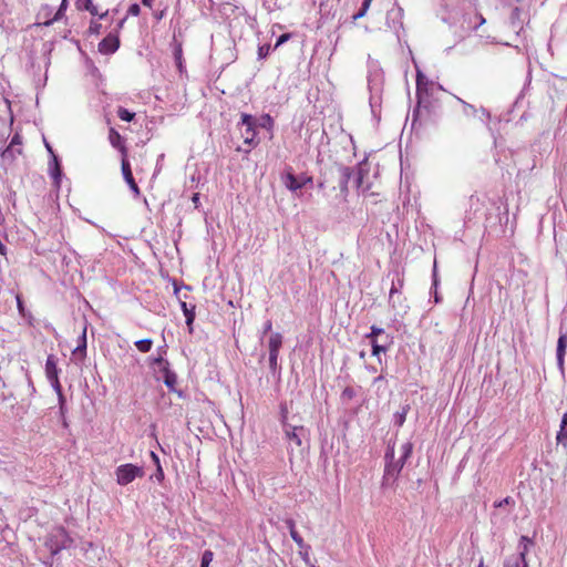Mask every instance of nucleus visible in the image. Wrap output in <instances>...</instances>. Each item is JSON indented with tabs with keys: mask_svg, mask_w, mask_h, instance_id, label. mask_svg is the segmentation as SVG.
<instances>
[{
	"mask_svg": "<svg viewBox=\"0 0 567 567\" xmlns=\"http://www.w3.org/2000/svg\"><path fill=\"white\" fill-rule=\"evenodd\" d=\"M22 138L19 133H16L12 136L9 145L6 148L0 150L1 167H3L4 169L11 168L16 163L18 156L22 155Z\"/></svg>",
	"mask_w": 567,
	"mask_h": 567,
	"instance_id": "obj_1",
	"label": "nucleus"
},
{
	"mask_svg": "<svg viewBox=\"0 0 567 567\" xmlns=\"http://www.w3.org/2000/svg\"><path fill=\"white\" fill-rule=\"evenodd\" d=\"M72 543V538L68 535L65 529L62 527H56L49 535L47 546L50 548L52 554H58L60 550L69 548Z\"/></svg>",
	"mask_w": 567,
	"mask_h": 567,
	"instance_id": "obj_2",
	"label": "nucleus"
},
{
	"mask_svg": "<svg viewBox=\"0 0 567 567\" xmlns=\"http://www.w3.org/2000/svg\"><path fill=\"white\" fill-rule=\"evenodd\" d=\"M116 482L118 485L125 486L132 483L137 477L144 476V470L142 466H137L131 463L120 465L115 471Z\"/></svg>",
	"mask_w": 567,
	"mask_h": 567,
	"instance_id": "obj_3",
	"label": "nucleus"
},
{
	"mask_svg": "<svg viewBox=\"0 0 567 567\" xmlns=\"http://www.w3.org/2000/svg\"><path fill=\"white\" fill-rule=\"evenodd\" d=\"M404 466V463L401 461H388L385 463L384 467V474L382 478V487H393L402 468Z\"/></svg>",
	"mask_w": 567,
	"mask_h": 567,
	"instance_id": "obj_4",
	"label": "nucleus"
},
{
	"mask_svg": "<svg viewBox=\"0 0 567 567\" xmlns=\"http://www.w3.org/2000/svg\"><path fill=\"white\" fill-rule=\"evenodd\" d=\"M244 143L252 145L256 137V120L249 114H241Z\"/></svg>",
	"mask_w": 567,
	"mask_h": 567,
	"instance_id": "obj_5",
	"label": "nucleus"
},
{
	"mask_svg": "<svg viewBox=\"0 0 567 567\" xmlns=\"http://www.w3.org/2000/svg\"><path fill=\"white\" fill-rule=\"evenodd\" d=\"M281 182L282 184L291 192H297L301 187H303L307 183H311V177H300L297 178L292 172L291 168H289L287 172L281 174Z\"/></svg>",
	"mask_w": 567,
	"mask_h": 567,
	"instance_id": "obj_6",
	"label": "nucleus"
},
{
	"mask_svg": "<svg viewBox=\"0 0 567 567\" xmlns=\"http://www.w3.org/2000/svg\"><path fill=\"white\" fill-rule=\"evenodd\" d=\"M284 432L286 435V439L293 443L296 446H301V434L305 432V429L302 426H295L289 423H285Z\"/></svg>",
	"mask_w": 567,
	"mask_h": 567,
	"instance_id": "obj_7",
	"label": "nucleus"
},
{
	"mask_svg": "<svg viewBox=\"0 0 567 567\" xmlns=\"http://www.w3.org/2000/svg\"><path fill=\"white\" fill-rule=\"evenodd\" d=\"M120 47V40L116 35L109 34L99 43V51L103 54H112Z\"/></svg>",
	"mask_w": 567,
	"mask_h": 567,
	"instance_id": "obj_8",
	"label": "nucleus"
},
{
	"mask_svg": "<svg viewBox=\"0 0 567 567\" xmlns=\"http://www.w3.org/2000/svg\"><path fill=\"white\" fill-rule=\"evenodd\" d=\"M122 174H123L125 182L130 186L131 190L135 195H140V188L134 181V177H133V174L131 171V165L126 157H122Z\"/></svg>",
	"mask_w": 567,
	"mask_h": 567,
	"instance_id": "obj_9",
	"label": "nucleus"
},
{
	"mask_svg": "<svg viewBox=\"0 0 567 567\" xmlns=\"http://www.w3.org/2000/svg\"><path fill=\"white\" fill-rule=\"evenodd\" d=\"M527 545L524 546L523 550L517 556H512L506 559L504 567H528L526 561Z\"/></svg>",
	"mask_w": 567,
	"mask_h": 567,
	"instance_id": "obj_10",
	"label": "nucleus"
},
{
	"mask_svg": "<svg viewBox=\"0 0 567 567\" xmlns=\"http://www.w3.org/2000/svg\"><path fill=\"white\" fill-rule=\"evenodd\" d=\"M567 348V333H561L557 341V363L560 369L564 365V357Z\"/></svg>",
	"mask_w": 567,
	"mask_h": 567,
	"instance_id": "obj_11",
	"label": "nucleus"
},
{
	"mask_svg": "<svg viewBox=\"0 0 567 567\" xmlns=\"http://www.w3.org/2000/svg\"><path fill=\"white\" fill-rule=\"evenodd\" d=\"M109 140H110L111 145L115 148H118L121 151L123 157H126V148L123 145L122 136L120 135V133L116 130H114V128L110 130Z\"/></svg>",
	"mask_w": 567,
	"mask_h": 567,
	"instance_id": "obj_12",
	"label": "nucleus"
},
{
	"mask_svg": "<svg viewBox=\"0 0 567 567\" xmlns=\"http://www.w3.org/2000/svg\"><path fill=\"white\" fill-rule=\"evenodd\" d=\"M45 375L48 380L59 377V369L56 367V359L53 354L47 358L45 362Z\"/></svg>",
	"mask_w": 567,
	"mask_h": 567,
	"instance_id": "obj_13",
	"label": "nucleus"
},
{
	"mask_svg": "<svg viewBox=\"0 0 567 567\" xmlns=\"http://www.w3.org/2000/svg\"><path fill=\"white\" fill-rule=\"evenodd\" d=\"M557 444H561L567 446V412L563 414L561 422L559 425V431L556 435Z\"/></svg>",
	"mask_w": 567,
	"mask_h": 567,
	"instance_id": "obj_14",
	"label": "nucleus"
},
{
	"mask_svg": "<svg viewBox=\"0 0 567 567\" xmlns=\"http://www.w3.org/2000/svg\"><path fill=\"white\" fill-rule=\"evenodd\" d=\"M181 308L184 312V316L186 318V324L189 328V331H193V322L195 320V306L188 307V305L185 301L181 302Z\"/></svg>",
	"mask_w": 567,
	"mask_h": 567,
	"instance_id": "obj_15",
	"label": "nucleus"
},
{
	"mask_svg": "<svg viewBox=\"0 0 567 567\" xmlns=\"http://www.w3.org/2000/svg\"><path fill=\"white\" fill-rule=\"evenodd\" d=\"M282 344V336L279 332H274L268 341L269 353H279Z\"/></svg>",
	"mask_w": 567,
	"mask_h": 567,
	"instance_id": "obj_16",
	"label": "nucleus"
},
{
	"mask_svg": "<svg viewBox=\"0 0 567 567\" xmlns=\"http://www.w3.org/2000/svg\"><path fill=\"white\" fill-rule=\"evenodd\" d=\"M49 171L51 177L54 179L55 184H59L61 177V168L59 164V159L56 155H53V159H51L49 164Z\"/></svg>",
	"mask_w": 567,
	"mask_h": 567,
	"instance_id": "obj_17",
	"label": "nucleus"
},
{
	"mask_svg": "<svg viewBox=\"0 0 567 567\" xmlns=\"http://www.w3.org/2000/svg\"><path fill=\"white\" fill-rule=\"evenodd\" d=\"M410 410V405L405 404L401 408L400 411L395 412L393 414V423L396 425V426H402L406 420V415H408V412Z\"/></svg>",
	"mask_w": 567,
	"mask_h": 567,
	"instance_id": "obj_18",
	"label": "nucleus"
},
{
	"mask_svg": "<svg viewBox=\"0 0 567 567\" xmlns=\"http://www.w3.org/2000/svg\"><path fill=\"white\" fill-rule=\"evenodd\" d=\"M163 372L164 383L168 389H173L177 382L176 374L169 370V368L165 367Z\"/></svg>",
	"mask_w": 567,
	"mask_h": 567,
	"instance_id": "obj_19",
	"label": "nucleus"
},
{
	"mask_svg": "<svg viewBox=\"0 0 567 567\" xmlns=\"http://www.w3.org/2000/svg\"><path fill=\"white\" fill-rule=\"evenodd\" d=\"M413 450V444L411 442H405L400 447V458L399 461L405 463V461L410 457Z\"/></svg>",
	"mask_w": 567,
	"mask_h": 567,
	"instance_id": "obj_20",
	"label": "nucleus"
},
{
	"mask_svg": "<svg viewBox=\"0 0 567 567\" xmlns=\"http://www.w3.org/2000/svg\"><path fill=\"white\" fill-rule=\"evenodd\" d=\"M457 100L463 105V113H464V115H466V116H476V115H478V110L474 105L463 101L460 97H457Z\"/></svg>",
	"mask_w": 567,
	"mask_h": 567,
	"instance_id": "obj_21",
	"label": "nucleus"
},
{
	"mask_svg": "<svg viewBox=\"0 0 567 567\" xmlns=\"http://www.w3.org/2000/svg\"><path fill=\"white\" fill-rule=\"evenodd\" d=\"M373 385L377 386V392L379 394L380 392L381 393L385 392V390L388 388V382L384 379V377L382 374H380L379 377L374 378Z\"/></svg>",
	"mask_w": 567,
	"mask_h": 567,
	"instance_id": "obj_22",
	"label": "nucleus"
},
{
	"mask_svg": "<svg viewBox=\"0 0 567 567\" xmlns=\"http://www.w3.org/2000/svg\"><path fill=\"white\" fill-rule=\"evenodd\" d=\"M136 348L141 352H148L152 349L153 341L151 339H142L135 342Z\"/></svg>",
	"mask_w": 567,
	"mask_h": 567,
	"instance_id": "obj_23",
	"label": "nucleus"
},
{
	"mask_svg": "<svg viewBox=\"0 0 567 567\" xmlns=\"http://www.w3.org/2000/svg\"><path fill=\"white\" fill-rule=\"evenodd\" d=\"M117 116L122 120V121H126V122H131L134 116H135V113H132L130 112L128 110L120 106L117 109Z\"/></svg>",
	"mask_w": 567,
	"mask_h": 567,
	"instance_id": "obj_24",
	"label": "nucleus"
},
{
	"mask_svg": "<svg viewBox=\"0 0 567 567\" xmlns=\"http://www.w3.org/2000/svg\"><path fill=\"white\" fill-rule=\"evenodd\" d=\"M371 2H372V0H363V2H362V7H361V9L359 10V12H357V13L353 16V20H358V19L363 18V17L367 14V12H368V10H369V8H370V6H371Z\"/></svg>",
	"mask_w": 567,
	"mask_h": 567,
	"instance_id": "obj_25",
	"label": "nucleus"
},
{
	"mask_svg": "<svg viewBox=\"0 0 567 567\" xmlns=\"http://www.w3.org/2000/svg\"><path fill=\"white\" fill-rule=\"evenodd\" d=\"M214 554L212 550H205L202 556L200 567H209L212 563Z\"/></svg>",
	"mask_w": 567,
	"mask_h": 567,
	"instance_id": "obj_26",
	"label": "nucleus"
},
{
	"mask_svg": "<svg viewBox=\"0 0 567 567\" xmlns=\"http://www.w3.org/2000/svg\"><path fill=\"white\" fill-rule=\"evenodd\" d=\"M372 354L379 357L381 352H385L388 350L386 346L379 344L377 340H372Z\"/></svg>",
	"mask_w": 567,
	"mask_h": 567,
	"instance_id": "obj_27",
	"label": "nucleus"
},
{
	"mask_svg": "<svg viewBox=\"0 0 567 567\" xmlns=\"http://www.w3.org/2000/svg\"><path fill=\"white\" fill-rule=\"evenodd\" d=\"M278 357H279V353H269V368L270 370L275 373L278 368H279V363H278Z\"/></svg>",
	"mask_w": 567,
	"mask_h": 567,
	"instance_id": "obj_28",
	"label": "nucleus"
},
{
	"mask_svg": "<svg viewBox=\"0 0 567 567\" xmlns=\"http://www.w3.org/2000/svg\"><path fill=\"white\" fill-rule=\"evenodd\" d=\"M383 332H384V330L382 328H379L377 326H372L370 333H368L365 336V338L370 339V341L372 342V340H377V337L382 334Z\"/></svg>",
	"mask_w": 567,
	"mask_h": 567,
	"instance_id": "obj_29",
	"label": "nucleus"
},
{
	"mask_svg": "<svg viewBox=\"0 0 567 567\" xmlns=\"http://www.w3.org/2000/svg\"><path fill=\"white\" fill-rule=\"evenodd\" d=\"M290 536L300 549L306 548V543L303 542L302 537L299 535L297 530H292Z\"/></svg>",
	"mask_w": 567,
	"mask_h": 567,
	"instance_id": "obj_30",
	"label": "nucleus"
},
{
	"mask_svg": "<svg viewBox=\"0 0 567 567\" xmlns=\"http://www.w3.org/2000/svg\"><path fill=\"white\" fill-rule=\"evenodd\" d=\"M86 349V327L83 328L82 336H81V343L76 347L74 350L78 351H85Z\"/></svg>",
	"mask_w": 567,
	"mask_h": 567,
	"instance_id": "obj_31",
	"label": "nucleus"
},
{
	"mask_svg": "<svg viewBox=\"0 0 567 567\" xmlns=\"http://www.w3.org/2000/svg\"><path fill=\"white\" fill-rule=\"evenodd\" d=\"M403 286V279L398 278V282H392V287L390 289V299L393 298L394 293L399 292V289Z\"/></svg>",
	"mask_w": 567,
	"mask_h": 567,
	"instance_id": "obj_32",
	"label": "nucleus"
},
{
	"mask_svg": "<svg viewBox=\"0 0 567 567\" xmlns=\"http://www.w3.org/2000/svg\"><path fill=\"white\" fill-rule=\"evenodd\" d=\"M153 363L161 367V370L164 371L165 367L169 368V363L163 357H157L153 360Z\"/></svg>",
	"mask_w": 567,
	"mask_h": 567,
	"instance_id": "obj_33",
	"label": "nucleus"
},
{
	"mask_svg": "<svg viewBox=\"0 0 567 567\" xmlns=\"http://www.w3.org/2000/svg\"><path fill=\"white\" fill-rule=\"evenodd\" d=\"M49 381H50L51 386L54 389V391L56 393L62 392V388H61V384H60V381H59V377L50 379Z\"/></svg>",
	"mask_w": 567,
	"mask_h": 567,
	"instance_id": "obj_34",
	"label": "nucleus"
},
{
	"mask_svg": "<svg viewBox=\"0 0 567 567\" xmlns=\"http://www.w3.org/2000/svg\"><path fill=\"white\" fill-rule=\"evenodd\" d=\"M388 461H395L394 460V446L391 444L388 445V450L385 452V463Z\"/></svg>",
	"mask_w": 567,
	"mask_h": 567,
	"instance_id": "obj_35",
	"label": "nucleus"
},
{
	"mask_svg": "<svg viewBox=\"0 0 567 567\" xmlns=\"http://www.w3.org/2000/svg\"><path fill=\"white\" fill-rule=\"evenodd\" d=\"M280 414H281L282 426H285V423H287V419H288V409H287L286 404L280 405Z\"/></svg>",
	"mask_w": 567,
	"mask_h": 567,
	"instance_id": "obj_36",
	"label": "nucleus"
},
{
	"mask_svg": "<svg viewBox=\"0 0 567 567\" xmlns=\"http://www.w3.org/2000/svg\"><path fill=\"white\" fill-rule=\"evenodd\" d=\"M309 550H310V546L306 544V548L303 549H300V555L303 559V561L309 565Z\"/></svg>",
	"mask_w": 567,
	"mask_h": 567,
	"instance_id": "obj_37",
	"label": "nucleus"
},
{
	"mask_svg": "<svg viewBox=\"0 0 567 567\" xmlns=\"http://www.w3.org/2000/svg\"><path fill=\"white\" fill-rule=\"evenodd\" d=\"M270 48L268 45H261L258 48L259 59H264L268 55Z\"/></svg>",
	"mask_w": 567,
	"mask_h": 567,
	"instance_id": "obj_38",
	"label": "nucleus"
},
{
	"mask_svg": "<svg viewBox=\"0 0 567 567\" xmlns=\"http://www.w3.org/2000/svg\"><path fill=\"white\" fill-rule=\"evenodd\" d=\"M140 11H141L140 6L137 3H133L130 6L127 12H128V14L136 17L140 14Z\"/></svg>",
	"mask_w": 567,
	"mask_h": 567,
	"instance_id": "obj_39",
	"label": "nucleus"
},
{
	"mask_svg": "<svg viewBox=\"0 0 567 567\" xmlns=\"http://www.w3.org/2000/svg\"><path fill=\"white\" fill-rule=\"evenodd\" d=\"M340 172H341V176H342V179L344 183L348 182V179L350 178L351 176V171L349 167H341L340 168Z\"/></svg>",
	"mask_w": 567,
	"mask_h": 567,
	"instance_id": "obj_40",
	"label": "nucleus"
},
{
	"mask_svg": "<svg viewBox=\"0 0 567 567\" xmlns=\"http://www.w3.org/2000/svg\"><path fill=\"white\" fill-rule=\"evenodd\" d=\"M532 544V540L527 536H522L519 540V551L523 550L524 546L527 545V547Z\"/></svg>",
	"mask_w": 567,
	"mask_h": 567,
	"instance_id": "obj_41",
	"label": "nucleus"
},
{
	"mask_svg": "<svg viewBox=\"0 0 567 567\" xmlns=\"http://www.w3.org/2000/svg\"><path fill=\"white\" fill-rule=\"evenodd\" d=\"M285 524H286L287 528L289 529V534H291L292 530H297L296 529V523H295L293 519L288 518V519L285 520Z\"/></svg>",
	"mask_w": 567,
	"mask_h": 567,
	"instance_id": "obj_42",
	"label": "nucleus"
},
{
	"mask_svg": "<svg viewBox=\"0 0 567 567\" xmlns=\"http://www.w3.org/2000/svg\"><path fill=\"white\" fill-rule=\"evenodd\" d=\"M481 120H484V118H488L489 117V113L484 109H480L478 110V115H477Z\"/></svg>",
	"mask_w": 567,
	"mask_h": 567,
	"instance_id": "obj_43",
	"label": "nucleus"
},
{
	"mask_svg": "<svg viewBox=\"0 0 567 567\" xmlns=\"http://www.w3.org/2000/svg\"><path fill=\"white\" fill-rule=\"evenodd\" d=\"M289 38V34H281L279 39L277 40L276 48L282 44L287 39Z\"/></svg>",
	"mask_w": 567,
	"mask_h": 567,
	"instance_id": "obj_44",
	"label": "nucleus"
},
{
	"mask_svg": "<svg viewBox=\"0 0 567 567\" xmlns=\"http://www.w3.org/2000/svg\"><path fill=\"white\" fill-rule=\"evenodd\" d=\"M271 327H272V323L270 320L266 321L265 324H264V331L262 333H267L271 330Z\"/></svg>",
	"mask_w": 567,
	"mask_h": 567,
	"instance_id": "obj_45",
	"label": "nucleus"
},
{
	"mask_svg": "<svg viewBox=\"0 0 567 567\" xmlns=\"http://www.w3.org/2000/svg\"><path fill=\"white\" fill-rule=\"evenodd\" d=\"M56 394L59 396L60 409H61V411H63L65 399H64L62 392L56 393Z\"/></svg>",
	"mask_w": 567,
	"mask_h": 567,
	"instance_id": "obj_46",
	"label": "nucleus"
},
{
	"mask_svg": "<svg viewBox=\"0 0 567 567\" xmlns=\"http://www.w3.org/2000/svg\"><path fill=\"white\" fill-rule=\"evenodd\" d=\"M192 202L194 203L195 207H198L199 204V194L195 193L192 197Z\"/></svg>",
	"mask_w": 567,
	"mask_h": 567,
	"instance_id": "obj_47",
	"label": "nucleus"
},
{
	"mask_svg": "<svg viewBox=\"0 0 567 567\" xmlns=\"http://www.w3.org/2000/svg\"><path fill=\"white\" fill-rule=\"evenodd\" d=\"M156 477L158 480H162L164 477V473L161 465H157Z\"/></svg>",
	"mask_w": 567,
	"mask_h": 567,
	"instance_id": "obj_48",
	"label": "nucleus"
},
{
	"mask_svg": "<svg viewBox=\"0 0 567 567\" xmlns=\"http://www.w3.org/2000/svg\"><path fill=\"white\" fill-rule=\"evenodd\" d=\"M422 79H423V75L420 72H417V76H416L417 92L421 89V81H422Z\"/></svg>",
	"mask_w": 567,
	"mask_h": 567,
	"instance_id": "obj_49",
	"label": "nucleus"
},
{
	"mask_svg": "<svg viewBox=\"0 0 567 567\" xmlns=\"http://www.w3.org/2000/svg\"><path fill=\"white\" fill-rule=\"evenodd\" d=\"M151 456H152L154 463L156 464V466L161 465L159 464V458H158V456L154 452H151Z\"/></svg>",
	"mask_w": 567,
	"mask_h": 567,
	"instance_id": "obj_50",
	"label": "nucleus"
},
{
	"mask_svg": "<svg viewBox=\"0 0 567 567\" xmlns=\"http://www.w3.org/2000/svg\"><path fill=\"white\" fill-rule=\"evenodd\" d=\"M0 255H7V247L0 241Z\"/></svg>",
	"mask_w": 567,
	"mask_h": 567,
	"instance_id": "obj_51",
	"label": "nucleus"
},
{
	"mask_svg": "<svg viewBox=\"0 0 567 567\" xmlns=\"http://www.w3.org/2000/svg\"><path fill=\"white\" fill-rule=\"evenodd\" d=\"M45 147H47L48 152L51 154V157L53 158V155H55V154H54V152H53V150H52L51 145H50L49 143H47V142H45Z\"/></svg>",
	"mask_w": 567,
	"mask_h": 567,
	"instance_id": "obj_52",
	"label": "nucleus"
},
{
	"mask_svg": "<svg viewBox=\"0 0 567 567\" xmlns=\"http://www.w3.org/2000/svg\"><path fill=\"white\" fill-rule=\"evenodd\" d=\"M142 3H143L145 7L152 8L153 0H142Z\"/></svg>",
	"mask_w": 567,
	"mask_h": 567,
	"instance_id": "obj_53",
	"label": "nucleus"
},
{
	"mask_svg": "<svg viewBox=\"0 0 567 567\" xmlns=\"http://www.w3.org/2000/svg\"><path fill=\"white\" fill-rule=\"evenodd\" d=\"M509 497H506L505 499H503L502 502H499L496 506L501 507L503 506V504H508L509 503Z\"/></svg>",
	"mask_w": 567,
	"mask_h": 567,
	"instance_id": "obj_54",
	"label": "nucleus"
},
{
	"mask_svg": "<svg viewBox=\"0 0 567 567\" xmlns=\"http://www.w3.org/2000/svg\"><path fill=\"white\" fill-rule=\"evenodd\" d=\"M92 1L91 0H85V9L86 10H91V7H92Z\"/></svg>",
	"mask_w": 567,
	"mask_h": 567,
	"instance_id": "obj_55",
	"label": "nucleus"
},
{
	"mask_svg": "<svg viewBox=\"0 0 567 567\" xmlns=\"http://www.w3.org/2000/svg\"><path fill=\"white\" fill-rule=\"evenodd\" d=\"M433 278H434V286L436 287L437 280H436V265L434 264V271H433Z\"/></svg>",
	"mask_w": 567,
	"mask_h": 567,
	"instance_id": "obj_56",
	"label": "nucleus"
},
{
	"mask_svg": "<svg viewBox=\"0 0 567 567\" xmlns=\"http://www.w3.org/2000/svg\"><path fill=\"white\" fill-rule=\"evenodd\" d=\"M343 394H344V395H348V396H350V398H351V396H352V391H351L350 389H346V390L343 391Z\"/></svg>",
	"mask_w": 567,
	"mask_h": 567,
	"instance_id": "obj_57",
	"label": "nucleus"
},
{
	"mask_svg": "<svg viewBox=\"0 0 567 567\" xmlns=\"http://www.w3.org/2000/svg\"><path fill=\"white\" fill-rule=\"evenodd\" d=\"M477 18L480 20L478 25H482L483 23H485V19L481 14H478Z\"/></svg>",
	"mask_w": 567,
	"mask_h": 567,
	"instance_id": "obj_58",
	"label": "nucleus"
},
{
	"mask_svg": "<svg viewBox=\"0 0 567 567\" xmlns=\"http://www.w3.org/2000/svg\"><path fill=\"white\" fill-rule=\"evenodd\" d=\"M181 53H182V50L178 49V51L176 52V59L178 60L179 64H181Z\"/></svg>",
	"mask_w": 567,
	"mask_h": 567,
	"instance_id": "obj_59",
	"label": "nucleus"
},
{
	"mask_svg": "<svg viewBox=\"0 0 567 567\" xmlns=\"http://www.w3.org/2000/svg\"><path fill=\"white\" fill-rule=\"evenodd\" d=\"M92 14H96L97 11L94 6L91 7V10H89Z\"/></svg>",
	"mask_w": 567,
	"mask_h": 567,
	"instance_id": "obj_60",
	"label": "nucleus"
},
{
	"mask_svg": "<svg viewBox=\"0 0 567 567\" xmlns=\"http://www.w3.org/2000/svg\"><path fill=\"white\" fill-rule=\"evenodd\" d=\"M18 307H19L20 310L22 309V303H21V300L19 298H18Z\"/></svg>",
	"mask_w": 567,
	"mask_h": 567,
	"instance_id": "obj_61",
	"label": "nucleus"
},
{
	"mask_svg": "<svg viewBox=\"0 0 567 567\" xmlns=\"http://www.w3.org/2000/svg\"><path fill=\"white\" fill-rule=\"evenodd\" d=\"M265 118H266L267 122H271V117L269 115H266Z\"/></svg>",
	"mask_w": 567,
	"mask_h": 567,
	"instance_id": "obj_62",
	"label": "nucleus"
},
{
	"mask_svg": "<svg viewBox=\"0 0 567 567\" xmlns=\"http://www.w3.org/2000/svg\"><path fill=\"white\" fill-rule=\"evenodd\" d=\"M483 565H484V564H483V559H481V561H480V564H478V566H477V567H483Z\"/></svg>",
	"mask_w": 567,
	"mask_h": 567,
	"instance_id": "obj_63",
	"label": "nucleus"
},
{
	"mask_svg": "<svg viewBox=\"0 0 567 567\" xmlns=\"http://www.w3.org/2000/svg\"><path fill=\"white\" fill-rule=\"evenodd\" d=\"M439 301H440L439 296H437V293H435V302H439Z\"/></svg>",
	"mask_w": 567,
	"mask_h": 567,
	"instance_id": "obj_64",
	"label": "nucleus"
}]
</instances>
